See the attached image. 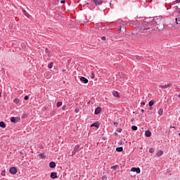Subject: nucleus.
Wrapping results in <instances>:
<instances>
[{"label": "nucleus", "mask_w": 180, "mask_h": 180, "mask_svg": "<svg viewBox=\"0 0 180 180\" xmlns=\"http://www.w3.org/2000/svg\"><path fill=\"white\" fill-rule=\"evenodd\" d=\"M39 156L41 157V158H46V155H44V153H40Z\"/></svg>", "instance_id": "obj_28"}, {"label": "nucleus", "mask_w": 180, "mask_h": 180, "mask_svg": "<svg viewBox=\"0 0 180 180\" xmlns=\"http://www.w3.org/2000/svg\"><path fill=\"white\" fill-rule=\"evenodd\" d=\"M81 146H79V144H77L75 146L73 150L72 151V155H75V154H78V153H79V148Z\"/></svg>", "instance_id": "obj_2"}, {"label": "nucleus", "mask_w": 180, "mask_h": 180, "mask_svg": "<svg viewBox=\"0 0 180 180\" xmlns=\"http://www.w3.org/2000/svg\"><path fill=\"white\" fill-rule=\"evenodd\" d=\"M63 110H65V105L63 107Z\"/></svg>", "instance_id": "obj_40"}, {"label": "nucleus", "mask_w": 180, "mask_h": 180, "mask_svg": "<svg viewBox=\"0 0 180 180\" xmlns=\"http://www.w3.org/2000/svg\"><path fill=\"white\" fill-rule=\"evenodd\" d=\"M90 127H96V129H99L101 127V123L99 122H96L91 124Z\"/></svg>", "instance_id": "obj_6"}, {"label": "nucleus", "mask_w": 180, "mask_h": 180, "mask_svg": "<svg viewBox=\"0 0 180 180\" xmlns=\"http://www.w3.org/2000/svg\"><path fill=\"white\" fill-rule=\"evenodd\" d=\"M75 113H78V112H79V110H78V108H76V109L75 110Z\"/></svg>", "instance_id": "obj_34"}, {"label": "nucleus", "mask_w": 180, "mask_h": 180, "mask_svg": "<svg viewBox=\"0 0 180 180\" xmlns=\"http://www.w3.org/2000/svg\"><path fill=\"white\" fill-rule=\"evenodd\" d=\"M138 129L137 126L134 125L131 127V129L134 130V131H137Z\"/></svg>", "instance_id": "obj_22"}, {"label": "nucleus", "mask_w": 180, "mask_h": 180, "mask_svg": "<svg viewBox=\"0 0 180 180\" xmlns=\"http://www.w3.org/2000/svg\"><path fill=\"white\" fill-rule=\"evenodd\" d=\"M158 113L159 116H162V114L164 113V110L162 108H160Z\"/></svg>", "instance_id": "obj_15"}, {"label": "nucleus", "mask_w": 180, "mask_h": 180, "mask_svg": "<svg viewBox=\"0 0 180 180\" xmlns=\"http://www.w3.org/2000/svg\"><path fill=\"white\" fill-rule=\"evenodd\" d=\"M154 151H155V148H150L149 149V153H150V154H153V153H154Z\"/></svg>", "instance_id": "obj_25"}, {"label": "nucleus", "mask_w": 180, "mask_h": 180, "mask_svg": "<svg viewBox=\"0 0 180 180\" xmlns=\"http://www.w3.org/2000/svg\"><path fill=\"white\" fill-rule=\"evenodd\" d=\"M80 81H82V82H84V84H88L89 82L88 79H86V77H80Z\"/></svg>", "instance_id": "obj_9"}, {"label": "nucleus", "mask_w": 180, "mask_h": 180, "mask_svg": "<svg viewBox=\"0 0 180 180\" xmlns=\"http://www.w3.org/2000/svg\"><path fill=\"white\" fill-rule=\"evenodd\" d=\"M163 20L158 18H146L143 20V24L138 27L139 33H151L153 30H162L165 25Z\"/></svg>", "instance_id": "obj_1"}, {"label": "nucleus", "mask_w": 180, "mask_h": 180, "mask_svg": "<svg viewBox=\"0 0 180 180\" xmlns=\"http://www.w3.org/2000/svg\"><path fill=\"white\" fill-rule=\"evenodd\" d=\"M60 4H65V0L60 1Z\"/></svg>", "instance_id": "obj_36"}, {"label": "nucleus", "mask_w": 180, "mask_h": 180, "mask_svg": "<svg viewBox=\"0 0 180 180\" xmlns=\"http://www.w3.org/2000/svg\"><path fill=\"white\" fill-rule=\"evenodd\" d=\"M145 136L146 137H151V131H150V130H146L145 131Z\"/></svg>", "instance_id": "obj_13"}, {"label": "nucleus", "mask_w": 180, "mask_h": 180, "mask_svg": "<svg viewBox=\"0 0 180 180\" xmlns=\"http://www.w3.org/2000/svg\"><path fill=\"white\" fill-rule=\"evenodd\" d=\"M118 124H119L117 122H114V126H115V127H117Z\"/></svg>", "instance_id": "obj_35"}, {"label": "nucleus", "mask_w": 180, "mask_h": 180, "mask_svg": "<svg viewBox=\"0 0 180 180\" xmlns=\"http://www.w3.org/2000/svg\"><path fill=\"white\" fill-rule=\"evenodd\" d=\"M117 168H119V165H117L111 167V169H114V171H116Z\"/></svg>", "instance_id": "obj_23"}, {"label": "nucleus", "mask_w": 180, "mask_h": 180, "mask_svg": "<svg viewBox=\"0 0 180 180\" xmlns=\"http://www.w3.org/2000/svg\"><path fill=\"white\" fill-rule=\"evenodd\" d=\"M119 30L122 31V26L119 27Z\"/></svg>", "instance_id": "obj_41"}, {"label": "nucleus", "mask_w": 180, "mask_h": 180, "mask_svg": "<svg viewBox=\"0 0 180 180\" xmlns=\"http://www.w3.org/2000/svg\"><path fill=\"white\" fill-rule=\"evenodd\" d=\"M25 117H26V115H22V119H25Z\"/></svg>", "instance_id": "obj_37"}, {"label": "nucleus", "mask_w": 180, "mask_h": 180, "mask_svg": "<svg viewBox=\"0 0 180 180\" xmlns=\"http://www.w3.org/2000/svg\"><path fill=\"white\" fill-rule=\"evenodd\" d=\"M101 40H103L104 41H106V37L103 36V37H101Z\"/></svg>", "instance_id": "obj_30"}, {"label": "nucleus", "mask_w": 180, "mask_h": 180, "mask_svg": "<svg viewBox=\"0 0 180 180\" xmlns=\"http://www.w3.org/2000/svg\"><path fill=\"white\" fill-rule=\"evenodd\" d=\"M131 171L132 172H136V174H140V172H141V169H140V167H132L131 169Z\"/></svg>", "instance_id": "obj_7"}, {"label": "nucleus", "mask_w": 180, "mask_h": 180, "mask_svg": "<svg viewBox=\"0 0 180 180\" xmlns=\"http://www.w3.org/2000/svg\"><path fill=\"white\" fill-rule=\"evenodd\" d=\"M2 96V93L0 92V97Z\"/></svg>", "instance_id": "obj_44"}, {"label": "nucleus", "mask_w": 180, "mask_h": 180, "mask_svg": "<svg viewBox=\"0 0 180 180\" xmlns=\"http://www.w3.org/2000/svg\"><path fill=\"white\" fill-rule=\"evenodd\" d=\"M116 151H117V153H122V151H123V147H117L116 148Z\"/></svg>", "instance_id": "obj_18"}, {"label": "nucleus", "mask_w": 180, "mask_h": 180, "mask_svg": "<svg viewBox=\"0 0 180 180\" xmlns=\"http://www.w3.org/2000/svg\"><path fill=\"white\" fill-rule=\"evenodd\" d=\"M93 2L96 6H99L103 4V0H93Z\"/></svg>", "instance_id": "obj_5"}, {"label": "nucleus", "mask_w": 180, "mask_h": 180, "mask_svg": "<svg viewBox=\"0 0 180 180\" xmlns=\"http://www.w3.org/2000/svg\"><path fill=\"white\" fill-rule=\"evenodd\" d=\"M101 112H102V108L101 107H97L94 111V114L95 115H99V113H101Z\"/></svg>", "instance_id": "obj_8"}, {"label": "nucleus", "mask_w": 180, "mask_h": 180, "mask_svg": "<svg viewBox=\"0 0 180 180\" xmlns=\"http://www.w3.org/2000/svg\"><path fill=\"white\" fill-rule=\"evenodd\" d=\"M134 120V118H132L131 120V122H133Z\"/></svg>", "instance_id": "obj_43"}, {"label": "nucleus", "mask_w": 180, "mask_h": 180, "mask_svg": "<svg viewBox=\"0 0 180 180\" xmlns=\"http://www.w3.org/2000/svg\"><path fill=\"white\" fill-rule=\"evenodd\" d=\"M24 99H25V101H28L29 100V96H25L24 97Z\"/></svg>", "instance_id": "obj_31"}, {"label": "nucleus", "mask_w": 180, "mask_h": 180, "mask_svg": "<svg viewBox=\"0 0 180 180\" xmlns=\"http://www.w3.org/2000/svg\"><path fill=\"white\" fill-rule=\"evenodd\" d=\"M14 103H15L16 105H19V103H20V100H19V98H15L13 100Z\"/></svg>", "instance_id": "obj_20"}, {"label": "nucleus", "mask_w": 180, "mask_h": 180, "mask_svg": "<svg viewBox=\"0 0 180 180\" xmlns=\"http://www.w3.org/2000/svg\"><path fill=\"white\" fill-rule=\"evenodd\" d=\"M164 154V152L162 150H160L156 153V155L158 157H161V155H162Z\"/></svg>", "instance_id": "obj_19"}, {"label": "nucleus", "mask_w": 180, "mask_h": 180, "mask_svg": "<svg viewBox=\"0 0 180 180\" xmlns=\"http://www.w3.org/2000/svg\"><path fill=\"white\" fill-rule=\"evenodd\" d=\"M141 106H142V107L146 106V103L145 102H141Z\"/></svg>", "instance_id": "obj_32"}, {"label": "nucleus", "mask_w": 180, "mask_h": 180, "mask_svg": "<svg viewBox=\"0 0 180 180\" xmlns=\"http://www.w3.org/2000/svg\"><path fill=\"white\" fill-rule=\"evenodd\" d=\"M86 5H89V3H87Z\"/></svg>", "instance_id": "obj_45"}, {"label": "nucleus", "mask_w": 180, "mask_h": 180, "mask_svg": "<svg viewBox=\"0 0 180 180\" xmlns=\"http://www.w3.org/2000/svg\"><path fill=\"white\" fill-rule=\"evenodd\" d=\"M176 25H180V14L178 15V18H175Z\"/></svg>", "instance_id": "obj_14"}, {"label": "nucleus", "mask_w": 180, "mask_h": 180, "mask_svg": "<svg viewBox=\"0 0 180 180\" xmlns=\"http://www.w3.org/2000/svg\"><path fill=\"white\" fill-rule=\"evenodd\" d=\"M179 98H180V95H179Z\"/></svg>", "instance_id": "obj_46"}, {"label": "nucleus", "mask_w": 180, "mask_h": 180, "mask_svg": "<svg viewBox=\"0 0 180 180\" xmlns=\"http://www.w3.org/2000/svg\"><path fill=\"white\" fill-rule=\"evenodd\" d=\"M56 163H55L54 162H51L49 163V167H50L51 168H56Z\"/></svg>", "instance_id": "obj_17"}, {"label": "nucleus", "mask_w": 180, "mask_h": 180, "mask_svg": "<svg viewBox=\"0 0 180 180\" xmlns=\"http://www.w3.org/2000/svg\"><path fill=\"white\" fill-rule=\"evenodd\" d=\"M91 79H94V78H95V73H94V72H91Z\"/></svg>", "instance_id": "obj_29"}, {"label": "nucleus", "mask_w": 180, "mask_h": 180, "mask_svg": "<svg viewBox=\"0 0 180 180\" xmlns=\"http://www.w3.org/2000/svg\"><path fill=\"white\" fill-rule=\"evenodd\" d=\"M48 68H53V62H50L48 65Z\"/></svg>", "instance_id": "obj_27"}, {"label": "nucleus", "mask_w": 180, "mask_h": 180, "mask_svg": "<svg viewBox=\"0 0 180 180\" xmlns=\"http://www.w3.org/2000/svg\"><path fill=\"white\" fill-rule=\"evenodd\" d=\"M0 127H1L2 129H5V127H6V124H5L4 122L3 121L0 122Z\"/></svg>", "instance_id": "obj_16"}, {"label": "nucleus", "mask_w": 180, "mask_h": 180, "mask_svg": "<svg viewBox=\"0 0 180 180\" xmlns=\"http://www.w3.org/2000/svg\"><path fill=\"white\" fill-rule=\"evenodd\" d=\"M56 106H57V108H60V107L63 106V102H61V101L58 102L56 103Z\"/></svg>", "instance_id": "obj_21"}, {"label": "nucleus", "mask_w": 180, "mask_h": 180, "mask_svg": "<svg viewBox=\"0 0 180 180\" xmlns=\"http://www.w3.org/2000/svg\"><path fill=\"white\" fill-rule=\"evenodd\" d=\"M112 95L113 96H115V98H120V96H119V92L118 91H116L115 90L112 91Z\"/></svg>", "instance_id": "obj_11"}, {"label": "nucleus", "mask_w": 180, "mask_h": 180, "mask_svg": "<svg viewBox=\"0 0 180 180\" xmlns=\"http://www.w3.org/2000/svg\"><path fill=\"white\" fill-rule=\"evenodd\" d=\"M1 176H6V171L4 169L1 173Z\"/></svg>", "instance_id": "obj_24"}, {"label": "nucleus", "mask_w": 180, "mask_h": 180, "mask_svg": "<svg viewBox=\"0 0 180 180\" xmlns=\"http://www.w3.org/2000/svg\"><path fill=\"white\" fill-rule=\"evenodd\" d=\"M141 113H144V110H141Z\"/></svg>", "instance_id": "obj_42"}, {"label": "nucleus", "mask_w": 180, "mask_h": 180, "mask_svg": "<svg viewBox=\"0 0 180 180\" xmlns=\"http://www.w3.org/2000/svg\"><path fill=\"white\" fill-rule=\"evenodd\" d=\"M9 172L11 174V175H15L18 172V169L15 167H11Z\"/></svg>", "instance_id": "obj_4"}, {"label": "nucleus", "mask_w": 180, "mask_h": 180, "mask_svg": "<svg viewBox=\"0 0 180 180\" xmlns=\"http://www.w3.org/2000/svg\"><path fill=\"white\" fill-rule=\"evenodd\" d=\"M154 105V100H151L150 101H149L148 103V105L149 106H153Z\"/></svg>", "instance_id": "obj_26"}, {"label": "nucleus", "mask_w": 180, "mask_h": 180, "mask_svg": "<svg viewBox=\"0 0 180 180\" xmlns=\"http://www.w3.org/2000/svg\"><path fill=\"white\" fill-rule=\"evenodd\" d=\"M10 122H11V123H19V122H20V117H11L10 119Z\"/></svg>", "instance_id": "obj_3"}, {"label": "nucleus", "mask_w": 180, "mask_h": 180, "mask_svg": "<svg viewBox=\"0 0 180 180\" xmlns=\"http://www.w3.org/2000/svg\"><path fill=\"white\" fill-rule=\"evenodd\" d=\"M176 1L177 2V4H180V0H176Z\"/></svg>", "instance_id": "obj_39"}, {"label": "nucleus", "mask_w": 180, "mask_h": 180, "mask_svg": "<svg viewBox=\"0 0 180 180\" xmlns=\"http://www.w3.org/2000/svg\"><path fill=\"white\" fill-rule=\"evenodd\" d=\"M159 86H160V88H162V89H167V88H169V86H171V84H165V85H160Z\"/></svg>", "instance_id": "obj_10"}, {"label": "nucleus", "mask_w": 180, "mask_h": 180, "mask_svg": "<svg viewBox=\"0 0 180 180\" xmlns=\"http://www.w3.org/2000/svg\"><path fill=\"white\" fill-rule=\"evenodd\" d=\"M51 178L52 179H56V178H58V176H57V172H52V173L51 174Z\"/></svg>", "instance_id": "obj_12"}, {"label": "nucleus", "mask_w": 180, "mask_h": 180, "mask_svg": "<svg viewBox=\"0 0 180 180\" xmlns=\"http://www.w3.org/2000/svg\"><path fill=\"white\" fill-rule=\"evenodd\" d=\"M169 127H170V129H176L175 127H172V126H170Z\"/></svg>", "instance_id": "obj_38"}, {"label": "nucleus", "mask_w": 180, "mask_h": 180, "mask_svg": "<svg viewBox=\"0 0 180 180\" xmlns=\"http://www.w3.org/2000/svg\"><path fill=\"white\" fill-rule=\"evenodd\" d=\"M122 129H117V133H122Z\"/></svg>", "instance_id": "obj_33"}]
</instances>
